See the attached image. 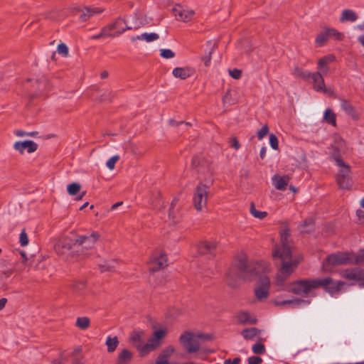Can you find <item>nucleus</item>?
<instances>
[{
  "label": "nucleus",
  "mask_w": 364,
  "mask_h": 364,
  "mask_svg": "<svg viewBox=\"0 0 364 364\" xmlns=\"http://www.w3.org/2000/svg\"><path fill=\"white\" fill-rule=\"evenodd\" d=\"M58 52L59 54L66 57L68 55V48L65 43H60L58 46Z\"/></svg>",
  "instance_id": "nucleus-56"
},
{
  "label": "nucleus",
  "mask_w": 364,
  "mask_h": 364,
  "mask_svg": "<svg viewBox=\"0 0 364 364\" xmlns=\"http://www.w3.org/2000/svg\"><path fill=\"white\" fill-rule=\"evenodd\" d=\"M105 37H111L109 33V28L104 26L102 29L100 33L97 35L92 36L90 37V39L92 40H97Z\"/></svg>",
  "instance_id": "nucleus-44"
},
{
  "label": "nucleus",
  "mask_w": 364,
  "mask_h": 364,
  "mask_svg": "<svg viewBox=\"0 0 364 364\" xmlns=\"http://www.w3.org/2000/svg\"><path fill=\"white\" fill-rule=\"evenodd\" d=\"M105 344L107 346V352L112 353L116 350L119 345L118 338L117 336L111 337L109 336L107 338Z\"/></svg>",
  "instance_id": "nucleus-35"
},
{
  "label": "nucleus",
  "mask_w": 364,
  "mask_h": 364,
  "mask_svg": "<svg viewBox=\"0 0 364 364\" xmlns=\"http://www.w3.org/2000/svg\"><path fill=\"white\" fill-rule=\"evenodd\" d=\"M176 203V200H173L171 204V208L169 209V213H168V216L170 218H172L173 220L175 222L174 220V216H173V208H174V205Z\"/></svg>",
  "instance_id": "nucleus-63"
},
{
  "label": "nucleus",
  "mask_w": 364,
  "mask_h": 364,
  "mask_svg": "<svg viewBox=\"0 0 364 364\" xmlns=\"http://www.w3.org/2000/svg\"><path fill=\"white\" fill-rule=\"evenodd\" d=\"M330 158L333 159L336 165L342 164L343 160L341 159V149L334 145H332L330 148Z\"/></svg>",
  "instance_id": "nucleus-31"
},
{
  "label": "nucleus",
  "mask_w": 364,
  "mask_h": 364,
  "mask_svg": "<svg viewBox=\"0 0 364 364\" xmlns=\"http://www.w3.org/2000/svg\"><path fill=\"white\" fill-rule=\"evenodd\" d=\"M168 123L171 126H173V127H178L180 125L183 124L184 127H186V129H187L188 127L191 126V123H189V122H185L183 121H176L174 119H170Z\"/></svg>",
  "instance_id": "nucleus-54"
},
{
  "label": "nucleus",
  "mask_w": 364,
  "mask_h": 364,
  "mask_svg": "<svg viewBox=\"0 0 364 364\" xmlns=\"http://www.w3.org/2000/svg\"><path fill=\"white\" fill-rule=\"evenodd\" d=\"M341 107L345 112V113L350 116L352 119L355 120L358 119L359 114L349 101L345 99H341Z\"/></svg>",
  "instance_id": "nucleus-22"
},
{
  "label": "nucleus",
  "mask_w": 364,
  "mask_h": 364,
  "mask_svg": "<svg viewBox=\"0 0 364 364\" xmlns=\"http://www.w3.org/2000/svg\"><path fill=\"white\" fill-rule=\"evenodd\" d=\"M100 238V234L98 232L92 231L89 235H75V244L77 248H81V250H90L93 248ZM79 249L76 251L79 252Z\"/></svg>",
  "instance_id": "nucleus-6"
},
{
  "label": "nucleus",
  "mask_w": 364,
  "mask_h": 364,
  "mask_svg": "<svg viewBox=\"0 0 364 364\" xmlns=\"http://www.w3.org/2000/svg\"><path fill=\"white\" fill-rule=\"evenodd\" d=\"M14 134L17 136L23 137V136H36L38 133V132H24L23 130H16V131H15Z\"/></svg>",
  "instance_id": "nucleus-52"
},
{
  "label": "nucleus",
  "mask_w": 364,
  "mask_h": 364,
  "mask_svg": "<svg viewBox=\"0 0 364 364\" xmlns=\"http://www.w3.org/2000/svg\"><path fill=\"white\" fill-rule=\"evenodd\" d=\"M238 323L242 325L255 324L257 322V318L252 316L247 311H240L236 316Z\"/></svg>",
  "instance_id": "nucleus-24"
},
{
  "label": "nucleus",
  "mask_w": 364,
  "mask_h": 364,
  "mask_svg": "<svg viewBox=\"0 0 364 364\" xmlns=\"http://www.w3.org/2000/svg\"><path fill=\"white\" fill-rule=\"evenodd\" d=\"M230 145L235 150H238L240 148V144L239 143L236 137H232L230 140Z\"/></svg>",
  "instance_id": "nucleus-59"
},
{
  "label": "nucleus",
  "mask_w": 364,
  "mask_h": 364,
  "mask_svg": "<svg viewBox=\"0 0 364 364\" xmlns=\"http://www.w3.org/2000/svg\"><path fill=\"white\" fill-rule=\"evenodd\" d=\"M100 268L101 269V272H105V271H112L114 268L113 265H111L110 264L105 263L103 264L100 265Z\"/></svg>",
  "instance_id": "nucleus-60"
},
{
  "label": "nucleus",
  "mask_w": 364,
  "mask_h": 364,
  "mask_svg": "<svg viewBox=\"0 0 364 364\" xmlns=\"http://www.w3.org/2000/svg\"><path fill=\"white\" fill-rule=\"evenodd\" d=\"M138 349L140 352L141 355L142 356L147 355L151 351L154 350V349H152V348H151L148 343H146L145 345L138 347Z\"/></svg>",
  "instance_id": "nucleus-48"
},
{
  "label": "nucleus",
  "mask_w": 364,
  "mask_h": 364,
  "mask_svg": "<svg viewBox=\"0 0 364 364\" xmlns=\"http://www.w3.org/2000/svg\"><path fill=\"white\" fill-rule=\"evenodd\" d=\"M193 73V70L189 67L176 68L173 70L172 74L176 78L186 80Z\"/></svg>",
  "instance_id": "nucleus-25"
},
{
  "label": "nucleus",
  "mask_w": 364,
  "mask_h": 364,
  "mask_svg": "<svg viewBox=\"0 0 364 364\" xmlns=\"http://www.w3.org/2000/svg\"><path fill=\"white\" fill-rule=\"evenodd\" d=\"M356 215L358 216L359 220H364V211L362 210H358L356 211Z\"/></svg>",
  "instance_id": "nucleus-64"
},
{
  "label": "nucleus",
  "mask_w": 364,
  "mask_h": 364,
  "mask_svg": "<svg viewBox=\"0 0 364 364\" xmlns=\"http://www.w3.org/2000/svg\"><path fill=\"white\" fill-rule=\"evenodd\" d=\"M336 181L339 188L343 190H350L353 186V181L350 175L336 176Z\"/></svg>",
  "instance_id": "nucleus-27"
},
{
  "label": "nucleus",
  "mask_w": 364,
  "mask_h": 364,
  "mask_svg": "<svg viewBox=\"0 0 364 364\" xmlns=\"http://www.w3.org/2000/svg\"><path fill=\"white\" fill-rule=\"evenodd\" d=\"M28 235L25 231V230H23L20 233L19 236V242L22 247H25L28 244Z\"/></svg>",
  "instance_id": "nucleus-50"
},
{
  "label": "nucleus",
  "mask_w": 364,
  "mask_h": 364,
  "mask_svg": "<svg viewBox=\"0 0 364 364\" xmlns=\"http://www.w3.org/2000/svg\"><path fill=\"white\" fill-rule=\"evenodd\" d=\"M180 342L183 348L189 353H196L200 349L199 342L194 333L186 331L179 338Z\"/></svg>",
  "instance_id": "nucleus-9"
},
{
  "label": "nucleus",
  "mask_w": 364,
  "mask_h": 364,
  "mask_svg": "<svg viewBox=\"0 0 364 364\" xmlns=\"http://www.w3.org/2000/svg\"><path fill=\"white\" fill-rule=\"evenodd\" d=\"M174 352L172 346H168L159 353L155 364H169L168 360Z\"/></svg>",
  "instance_id": "nucleus-23"
},
{
  "label": "nucleus",
  "mask_w": 364,
  "mask_h": 364,
  "mask_svg": "<svg viewBox=\"0 0 364 364\" xmlns=\"http://www.w3.org/2000/svg\"><path fill=\"white\" fill-rule=\"evenodd\" d=\"M329 38L327 27L324 28V30L320 32L315 40V43L320 47L323 46Z\"/></svg>",
  "instance_id": "nucleus-36"
},
{
  "label": "nucleus",
  "mask_w": 364,
  "mask_h": 364,
  "mask_svg": "<svg viewBox=\"0 0 364 364\" xmlns=\"http://www.w3.org/2000/svg\"><path fill=\"white\" fill-rule=\"evenodd\" d=\"M248 364H260L262 363V358L259 356H252L247 359Z\"/></svg>",
  "instance_id": "nucleus-58"
},
{
  "label": "nucleus",
  "mask_w": 364,
  "mask_h": 364,
  "mask_svg": "<svg viewBox=\"0 0 364 364\" xmlns=\"http://www.w3.org/2000/svg\"><path fill=\"white\" fill-rule=\"evenodd\" d=\"M48 85V82L46 79H43L41 80H36L33 82V86L36 87L38 93L36 95L43 94L46 91L48 90L47 86Z\"/></svg>",
  "instance_id": "nucleus-37"
},
{
  "label": "nucleus",
  "mask_w": 364,
  "mask_h": 364,
  "mask_svg": "<svg viewBox=\"0 0 364 364\" xmlns=\"http://www.w3.org/2000/svg\"><path fill=\"white\" fill-rule=\"evenodd\" d=\"M160 55L164 58L169 59L175 56V53L170 49H161Z\"/></svg>",
  "instance_id": "nucleus-51"
},
{
  "label": "nucleus",
  "mask_w": 364,
  "mask_h": 364,
  "mask_svg": "<svg viewBox=\"0 0 364 364\" xmlns=\"http://www.w3.org/2000/svg\"><path fill=\"white\" fill-rule=\"evenodd\" d=\"M119 159V156H114L108 159V161L106 163L107 166L109 169L112 170L116 162Z\"/></svg>",
  "instance_id": "nucleus-55"
},
{
  "label": "nucleus",
  "mask_w": 364,
  "mask_h": 364,
  "mask_svg": "<svg viewBox=\"0 0 364 364\" xmlns=\"http://www.w3.org/2000/svg\"><path fill=\"white\" fill-rule=\"evenodd\" d=\"M358 16L357 14L352 9H344L343 10L339 21L341 23L344 22H355L358 19Z\"/></svg>",
  "instance_id": "nucleus-28"
},
{
  "label": "nucleus",
  "mask_w": 364,
  "mask_h": 364,
  "mask_svg": "<svg viewBox=\"0 0 364 364\" xmlns=\"http://www.w3.org/2000/svg\"><path fill=\"white\" fill-rule=\"evenodd\" d=\"M209 188L208 184L200 182L195 189L193 203L194 208L198 211H201L203 208L206 207Z\"/></svg>",
  "instance_id": "nucleus-5"
},
{
  "label": "nucleus",
  "mask_w": 364,
  "mask_h": 364,
  "mask_svg": "<svg viewBox=\"0 0 364 364\" xmlns=\"http://www.w3.org/2000/svg\"><path fill=\"white\" fill-rule=\"evenodd\" d=\"M323 120L333 127L336 126V116L331 109H327L325 111Z\"/></svg>",
  "instance_id": "nucleus-38"
},
{
  "label": "nucleus",
  "mask_w": 364,
  "mask_h": 364,
  "mask_svg": "<svg viewBox=\"0 0 364 364\" xmlns=\"http://www.w3.org/2000/svg\"><path fill=\"white\" fill-rule=\"evenodd\" d=\"M192 166L198 174L204 176L203 180L206 183H212L213 168L209 161L199 156H194L192 159Z\"/></svg>",
  "instance_id": "nucleus-4"
},
{
  "label": "nucleus",
  "mask_w": 364,
  "mask_h": 364,
  "mask_svg": "<svg viewBox=\"0 0 364 364\" xmlns=\"http://www.w3.org/2000/svg\"><path fill=\"white\" fill-rule=\"evenodd\" d=\"M270 287L269 278L266 275H262L258 281V287L255 290L256 298L262 301L269 296V290Z\"/></svg>",
  "instance_id": "nucleus-13"
},
{
  "label": "nucleus",
  "mask_w": 364,
  "mask_h": 364,
  "mask_svg": "<svg viewBox=\"0 0 364 364\" xmlns=\"http://www.w3.org/2000/svg\"><path fill=\"white\" fill-rule=\"evenodd\" d=\"M327 29H328L329 38L332 37L335 40H337V41H342L343 39V38H344L343 33L338 31L336 29H335L333 28H328L327 27Z\"/></svg>",
  "instance_id": "nucleus-43"
},
{
  "label": "nucleus",
  "mask_w": 364,
  "mask_h": 364,
  "mask_svg": "<svg viewBox=\"0 0 364 364\" xmlns=\"http://www.w3.org/2000/svg\"><path fill=\"white\" fill-rule=\"evenodd\" d=\"M14 149L21 154H23L25 149H27L28 153L31 154L38 149V144L31 140L18 141L14 143Z\"/></svg>",
  "instance_id": "nucleus-17"
},
{
  "label": "nucleus",
  "mask_w": 364,
  "mask_h": 364,
  "mask_svg": "<svg viewBox=\"0 0 364 364\" xmlns=\"http://www.w3.org/2000/svg\"><path fill=\"white\" fill-rule=\"evenodd\" d=\"M317 281L321 283H326L325 284H320L319 287H323L331 295L338 294L342 287L345 285L344 282L333 281L331 277L317 278Z\"/></svg>",
  "instance_id": "nucleus-10"
},
{
  "label": "nucleus",
  "mask_w": 364,
  "mask_h": 364,
  "mask_svg": "<svg viewBox=\"0 0 364 364\" xmlns=\"http://www.w3.org/2000/svg\"><path fill=\"white\" fill-rule=\"evenodd\" d=\"M335 56L332 54L325 55L320 58L318 61V69L324 74L328 73V68L327 65L335 60Z\"/></svg>",
  "instance_id": "nucleus-26"
},
{
  "label": "nucleus",
  "mask_w": 364,
  "mask_h": 364,
  "mask_svg": "<svg viewBox=\"0 0 364 364\" xmlns=\"http://www.w3.org/2000/svg\"><path fill=\"white\" fill-rule=\"evenodd\" d=\"M68 192L70 196L76 195L80 190V185L77 183H73L68 186Z\"/></svg>",
  "instance_id": "nucleus-45"
},
{
  "label": "nucleus",
  "mask_w": 364,
  "mask_h": 364,
  "mask_svg": "<svg viewBox=\"0 0 364 364\" xmlns=\"http://www.w3.org/2000/svg\"><path fill=\"white\" fill-rule=\"evenodd\" d=\"M130 339L134 343L139 342L141 341V335L139 332H133L130 336Z\"/></svg>",
  "instance_id": "nucleus-61"
},
{
  "label": "nucleus",
  "mask_w": 364,
  "mask_h": 364,
  "mask_svg": "<svg viewBox=\"0 0 364 364\" xmlns=\"http://www.w3.org/2000/svg\"><path fill=\"white\" fill-rule=\"evenodd\" d=\"M54 248L55 251L58 255H63L70 250H75V248H77V245L75 244V237H62L56 242Z\"/></svg>",
  "instance_id": "nucleus-11"
},
{
  "label": "nucleus",
  "mask_w": 364,
  "mask_h": 364,
  "mask_svg": "<svg viewBox=\"0 0 364 364\" xmlns=\"http://www.w3.org/2000/svg\"><path fill=\"white\" fill-rule=\"evenodd\" d=\"M80 19L82 22H85L89 20L92 16L95 14H101L103 10L98 7H90L85 6L83 9L80 10Z\"/></svg>",
  "instance_id": "nucleus-20"
},
{
  "label": "nucleus",
  "mask_w": 364,
  "mask_h": 364,
  "mask_svg": "<svg viewBox=\"0 0 364 364\" xmlns=\"http://www.w3.org/2000/svg\"><path fill=\"white\" fill-rule=\"evenodd\" d=\"M264 269L262 262H249L245 256L240 257L227 272V282L228 285L235 287L240 279L252 281L263 272Z\"/></svg>",
  "instance_id": "nucleus-2"
},
{
  "label": "nucleus",
  "mask_w": 364,
  "mask_h": 364,
  "mask_svg": "<svg viewBox=\"0 0 364 364\" xmlns=\"http://www.w3.org/2000/svg\"><path fill=\"white\" fill-rule=\"evenodd\" d=\"M310 80H311L315 91L321 92L330 97H335L334 90L325 85L323 77L320 71L311 73Z\"/></svg>",
  "instance_id": "nucleus-8"
},
{
  "label": "nucleus",
  "mask_w": 364,
  "mask_h": 364,
  "mask_svg": "<svg viewBox=\"0 0 364 364\" xmlns=\"http://www.w3.org/2000/svg\"><path fill=\"white\" fill-rule=\"evenodd\" d=\"M314 220L312 218H306L301 225V232H310L314 230Z\"/></svg>",
  "instance_id": "nucleus-39"
},
{
  "label": "nucleus",
  "mask_w": 364,
  "mask_h": 364,
  "mask_svg": "<svg viewBox=\"0 0 364 364\" xmlns=\"http://www.w3.org/2000/svg\"><path fill=\"white\" fill-rule=\"evenodd\" d=\"M292 74L296 77H300L304 80H309L311 73L308 70H303L298 66H296L292 72Z\"/></svg>",
  "instance_id": "nucleus-34"
},
{
  "label": "nucleus",
  "mask_w": 364,
  "mask_h": 364,
  "mask_svg": "<svg viewBox=\"0 0 364 364\" xmlns=\"http://www.w3.org/2000/svg\"><path fill=\"white\" fill-rule=\"evenodd\" d=\"M252 350L255 354L262 355L265 353V347L261 343H256L252 346Z\"/></svg>",
  "instance_id": "nucleus-46"
},
{
  "label": "nucleus",
  "mask_w": 364,
  "mask_h": 364,
  "mask_svg": "<svg viewBox=\"0 0 364 364\" xmlns=\"http://www.w3.org/2000/svg\"><path fill=\"white\" fill-rule=\"evenodd\" d=\"M325 282H319L316 279H298L289 284L288 291L296 295L305 296L310 293L312 289L319 287L320 284H325Z\"/></svg>",
  "instance_id": "nucleus-3"
},
{
  "label": "nucleus",
  "mask_w": 364,
  "mask_h": 364,
  "mask_svg": "<svg viewBox=\"0 0 364 364\" xmlns=\"http://www.w3.org/2000/svg\"><path fill=\"white\" fill-rule=\"evenodd\" d=\"M341 274L342 277L348 280L364 281V270L358 267L343 270Z\"/></svg>",
  "instance_id": "nucleus-16"
},
{
  "label": "nucleus",
  "mask_w": 364,
  "mask_h": 364,
  "mask_svg": "<svg viewBox=\"0 0 364 364\" xmlns=\"http://www.w3.org/2000/svg\"><path fill=\"white\" fill-rule=\"evenodd\" d=\"M166 331L163 329L157 330L154 332V336L149 338L147 343L152 349L155 350L161 346L160 340L166 336Z\"/></svg>",
  "instance_id": "nucleus-21"
},
{
  "label": "nucleus",
  "mask_w": 364,
  "mask_h": 364,
  "mask_svg": "<svg viewBox=\"0 0 364 364\" xmlns=\"http://www.w3.org/2000/svg\"><path fill=\"white\" fill-rule=\"evenodd\" d=\"M241 362L240 358H235L233 360L227 359L224 361V364H239Z\"/></svg>",
  "instance_id": "nucleus-62"
},
{
  "label": "nucleus",
  "mask_w": 364,
  "mask_h": 364,
  "mask_svg": "<svg viewBox=\"0 0 364 364\" xmlns=\"http://www.w3.org/2000/svg\"><path fill=\"white\" fill-rule=\"evenodd\" d=\"M260 332L261 331L259 329L252 327L243 329L241 332V335L245 339L252 340L255 336L259 335Z\"/></svg>",
  "instance_id": "nucleus-32"
},
{
  "label": "nucleus",
  "mask_w": 364,
  "mask_h": 364,
  "mask_svg": "<svg viewBox=\"0 0 364 364\" xmlns=\"http://www.w3.org/2000/svg\"><path fill=\"white\" fill-rule=\"evenodd\" d=\"M339 167V170L336 176H347L351 173V167L349 164L343 162L342 164L337 165Z\"/></svg>",
  "instance_id": "nucleus-40"
},
{
  "label": "nucleus",
  "mask_w": 364,
  "mask_h": 364,
  "mask_svg": "<svg viewBox=\"0 0 364 364\" xmlns=\"http://www.w3.org/2000/svg\"><path fill=\"white\" fill-rule=\"evenodd\" d=\"M269 144L273 149L277 150L279 149V141L275 134H271L269 135Z\"/></svg>",
  "instance_id": "nucleus-49"
},
{
  "label": "nucleus",
  "mask_w": 364,
  "mask_h": 364,
  "mask_svg": "<svg viewBox=\"0 0 364 364\" xmlns=\"http://www.w3.org/2000/svg\"><path fill=\"white\" fill-rule=\"evenodd\" d=\"M250 213L257 218L263 219L267 215V213L264 211H259L256 210L254 203L250 205Z\"/></svg>",
  "instance_id": "nucleus-42"
},
{
  "label": "nucleus",
  "mask_w": 364,
  "mask_h": 364,
  "mask_svg": "<svg viewBox=\"0 0 364 364\" xmlns=\"http://www.w3.org/2000/svg\"><path fill=\"white\" fill-rule=\"evenodd\" d=\"M172 13L175 16L177 21L183 22H188L193 19L195 11L193 10L185 9L180 4L176 5L172 9Z\"/></svg>",
  "instance_id": "nucleus-15"
},
{
  "label": "nucleus",
  "mask_w": 364,
  "mask_h": 364,
  "mask_svg": "<svg viewBox=\"0 0 364 364\" xmlns=\"http://www.w3.org/2000/svg\"><path fill=\"white\" fill-rule=\"evenodd\" d=\"M216 46V44L215 43L213 47L210 48V51L207 55H205L204 57H203L202 60L204 63V65L205 66H208L210 65V63L212 59V53L215 49V47Z\"/></svg>",
  "instance_id": "nucleus-47"
},
{
  "label": "nucleus",
  "mask_w": 364,
  "mask_h": 364,
  "mask_svg": "<svg viewBox=\"0 0 364 364\" xmlns=\"http://www.w3.org/2000/svg\"><path fill=\"white\" fill-rule=\"evenodd\" d=\"M269 132V127L267 124H264L258 132L257 137L258 139H262Z\"/></svg>",
  "instance_id": "nucleus-53"
},
{
  "label": "nucleus",
  "mask_w": 364,
  "mask_h": 364,
  "mask_svg": "<svg viewBox=\"0 0 364 364\" xmlns=\"http://www.w3.org/2000/svg\"><path fill=\"white\" fill-rule=\"evenodd\" d=\"M311 303L309 299H303L295 298L293 299L283 300L282 301H275L277 306L289 305L291 308H300L308 306Z\"/></svg>",
  "instance_id": "nucleus-19"
},
{
  "label": "nucleus",
  "mask_w": 364,
  "mask_h": 364,
  "mask_svg": "<svg viewBox=\"0 0 364 364\" xmlns=\"http://www.w3.org/2000/svg\"><path fill=\"white\" fill-rule=\"evenodd\" d=\"M150 262L149 270L156 272L167 266V256L161 250H157L153 253Z\"/></svg>",
  "instance_id": "nucleus-12"
},
{
  "label": "nucleus",
  "mask_w": 364,
  "mask_h": 364,
  "mask_svg": "<svg viewBox=\"0 0 364 364\" xmlns=\"http://www.w3.org/2000/svg\"><path fill=\"white\" fill-rule=\"evenodd\" d=\"M290 230L285 228L280 231V242L275 245L272 250V257L274 259H279L282 265L280 267V274H277L276 284L283 291L289 289V287H285L284 284L287 278L296 269L299 261L293 259L291 252V240L290 238Z\"/></svg>",
  "instance_id": "nucleus-1"
},
{
  "label": "nucleus",
  "mask_w": 364,
  "mask_h": 364,
  "mask_svg": "<svg viewBox=\"0 0 364 364\" xmlns=\"http://www.w3.org/2000/svg\"><path fill=\"white\" fill-rule=\"evenodd\" d=\"M351 262V259L347 252H337L327 256L323 263L325 271H331V267L336 265L347 264Z\"/></svg>",
  "instance_id": "nucleus-7"
},
{
  "label": "nucleus",
  "mask_w": 364,
  "mask_h": 364,
  "mask_svg": "<svg viewBox=\"0 0 364 364\" xmlns=\"http://www.w3.org/2000/svg\"><path fill=\"white\" fill-rule=\"evenodd\" d=\"M90 323V318L84 317H78L76 321V326L82 330H85L89 328Z\"/></svg>",
  "instance_id": "nucleus-41"
},
{
  "label": "nucleus",
  "mask_w": 364,
  "mask_h": 364,
  "mask_svg": "<svg viewBox=\"0 0 364 364\" xmlns=\"http://www.w3.org/2000/svg\"><path fill=\"white\" fill-rule=\"evenodd\" d=\"M230 75L234 79H240L242 75V71L239 69L234 68L233 70H229Z\"/></svg>",
  "instance_id": "nucleus-57"
},
{
  "label": "nucleus",
  "mask_w": 364,
  "mask_h": 364,
  "mask_svg": "<svg viewBox=\"0 0 364 364\" xmlns=\"http://www.w3.org/2000/svg\"><path fill=\"white\" fill-rule=\"evenodd\" d=\"M159 35L156 33H144L139 36L133 37L132 40L133 41L135 40H140V41H146V42H151V41L159 39Z\"/></svg>",
  "instance_id": "nucleus-33"
},
{
  "label": "nucleus",
  "mask_w": 364,
  "mask_h": 364,
  "mask_svg": "<svg viewBox=\"0 0 364 364\" xmlns=\"http://www.w3.org/2000/svg\"><path fill=\"white\" fill-rule=\"evenodd\" d=\"M111 37L119 36L127 30H132V27L127 25L126 21L122 18H117L115 21L107 26Z\"/></svg>",
  "instance_id": "nucleus-14"
},
{
  "label": "nucleus",
  "mask_w": 364,
  "mask_h": 364,
  "mask_svg": "<svg viewBox=\"0 0 364 364\" xmlns=\"http://www.w3.org/2000/svg\"><path fill=\"white\" fill-rule=\"evenodd\" d=\"M217 243L214 241H203L198 245V251L200 255H209L210 257L215 255Z\"/></svg>",
  "instance_id": "nucleus-18"
},
{
  "label": "nucleus",
  "mask_w": 364,
  "mask_h": 364,
  "mask_svg": "<svg viewBox=\"0 0 364 364\" xmlns=\"http://www.w3.org/2000/svg\"><path fill=\"white\" fill-rule=\"evenodd\" d=\"M274 187L279 191H285L288 185L289 177L288 176H274L273 177Z\"/></svg>",
  "instance_id": "nucleus-29"
},
{
  "label": "nucleus",
  "mask_w": 364,
  "mask_h": 364,
  "mask_svg": "<svg viewBox=\"0 0 364 364\" xmlns=\"http://www.w3.org/2000/svg\"><path fill=\"white\" fill-rule=\"evenodd\" d=\"M132 357L133 354L130 350L123 349L119 353L115 364H129Z\"/></svg>",
  "instance_id": "nucleus-30"
}]
</instances>
